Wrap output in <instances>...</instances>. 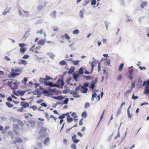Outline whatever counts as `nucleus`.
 <instances>
[{
  "instance_id": "1",
  "label": "nucleus",
  "mask_w": 149,
  "mask_h": 149,
  "mask_svg": "<svg viewBox=\"0 0 149 149\" xmlns=\"http://www.w3.org/2000/svg\"><path fill=\"white\" fill-rule=\"evenodd\" d=\"M64 84V82L63 79H58L57 82L54 84L51 81L47 82V81L45 83V85L47 86H56L57 87H60L62 88L63 87V86Z\"/></svg>"
},
{
  "instance_id": "2",
  "label": "nucleus",
  "mask_w": 149,
  "mask_h": 149,
  "mask_svg": "<svg viewBox=\"0 0 149 149\" xmlns=\"http://www.w3.org/2000/svg\"><path fill=\"white\" fill-rule=\"evenodd\" d=\"M47 129L45 127H42L39 132V133L40 136L39 137V139H41L42 137H46L47 135V133H46Z\"/></svg>"
},
{
  "instance_id": "3",
  "label": "nucleus",
  "mask_w": 149,
  "mask_h": 149,
  "mask_svg": "<svg viewBox=\"0 0 149 149\" xmlns=\"http://www.w3.org/2000/svg\"><path fill=\"white\" fill-rule=\"evenodd\" d=\"M29 90V89H28L26 91H21L18 90L17 92L15 91H13V94L17 96H19V95L21 96H23L25 92Z\"/></svg>"
},
{
  "instance_id": "4",
  "label": "nucleus",
  "mask_w": 149,
  "mask_h": 149,
  "mask_svg": "<svg viewBox=\"0 0 149 149\" xmlns=\"http://www.w3.org/2000/svg\"><path fill=\"white\" fill-rule=\"evenodd\" d=\"M69 101V99L68 98H67L65 99L63 101V103L60 102H57L56 103L54 104V107H56L58 104H61L63 105V104H67Z\"/></svg>"
},
{
  "instance_id": "5",
  "label": "nucleus",
  "mask_w": 149,
  "mask_h": 149,
  "mask_svg": "<svg viewBox=\"0 0 149 149\" xmlns=\"http://www.w3.org/2000/svg\"><path fill=\"white\" fill-rule=\"evenodd\" d=\"M28 123L31 125V127L33 128L35 126L36 122L31 118H29L28 120Z\"/></svg>"
},
{
  "instance_id": "6",
  "label": "nucleus",
  "mask_w": 149,
  "mask_h": 149,
  "mask_svg": "<svg viewBox=\"0 0 149 149\" xmlns=\"http://www.w3.org/2000/svg\"><path fill=\"white\" fill-rule=\"evenodd\" d=\"M86 69V68L84 67H81L79 69L78 73L81 75H82L84 73V70Z\"/></svg>"
},
{
  "instance_id": "7",
  "label": "nucleus",
  "mask_w": 149,
  "mask_h": 149,
  "mask_svg": "<svg viewBox=\"0 0 149 149\" xmlns=\"http://www.w3.org/2000/svg\"><path fill=\"white\" fill-rule=\"evenodd\" d=\"M21 106H22V108H25L29 107V103L25 102H22L20 103Z\"/></svg>"
},
{
  "instance_id": "8",
  "label": "nucleus",
  "mask_w": 149,
  "mask_h": 149,
  "mask_svg": "<svg viewBox=\"0 0 149 149\" xmlns=\"http://www.w3.org/2000/svg\"><path fill=\"white\" fill-rule=\"evenodd\" d=\"M88 91V89L84 86H82V88L80 89L81 91L83 93H86Z\"/></svg>"
},
{
  "instance_id": "9",
  "label": "nucleus",
  "mask_w": 149,
  "mask_h": 149,
  "mask_svg": "<svg viewBox=\"0 0 149 149\" xmlns=\"http://www.w3.org/2000/svg\"><path fill=\"white\" fill-rule=\"evenodd\" d=\"M72 75L73 79L76 81H77L78 79L80 77V76H81L78 73H77L73 74Z\"/></svg>"
},
{
  "instance_id": "10",
  "label": "nucleus",
  "mask_w": 149,
  "mask_h": 149,
  "mask_svg": "<svg viewBox=\"0 0 149 149\" xmlns=\"http://www.w3.org/2000/svg\"><path fill=\"white\" fill-rule=\"evenodd\" d=\"M14 143L16 144L17 143L21 142L22 141V139L19 137H15V139L13 141Z\"/></svg>"
},
{
  "instance_id": "11",
  "label": "nucleus",
  "mask_w": 149,
  "mask_h": 149,
  "mask_svg": "<svg viewBox=\"0 0 149 149\" xmlns=\"http://www.w3.org/2000/svg\"><path fill=\"white\" fill-rule=\"evenodd\" d=\"M131 105H130L128 107L127 109V113L128 117L129 118H131L133 117L132 114H131L130 113V110L129 109H130L131 108Z\"/></svg>"
},
{
  "instance_id": "12",
  "label": "nucleus",
  "mask_w": 149,
  "mask_h": 149,
  "mask_svg": "<svg viewBox=\"0 0 149 149\" xmlns=\"http://www.w3.org/2000/svg\"><path fill=\"white\" fill-rule=\"evenodd\" d=\"M74 67L71 66L69 70L68 71V73L69 74H72L73 73H74Z\"/></svg>"
},
{
  "instance_id": "13",
  "label": "nucleus",
  "mask_w": 149,
  "mask_h": 149,
  "mask_svg": "<svg viewBox=\"0 0 149 149\" xmlns=\"http://www.w3.org/2000/svg\"><path fill=\"white\" fill-rule=\"evenodd\" d=\"M11 8V7L9 8H6L5 11L3 12L2 15H5L7 13H9Z\"/></svg>"
},
{
  "instance_id": "14",
  "label": "nucleus",
  "mask_w": 149,
  "mask_h": 149,
  "mask_svg": "<svg viewBox=\"0 0 149 149\" xmlns=\"http://www.w3.org/2000/svg\"><path fill=\"white\" fill-rule=\"evenodd\" d=\"M148 4V2L147 1L142 3L140 6L141 8V9L147 6Z\"/></svg>"
},
{
  "instance_id": "15",
  "label": "nucleus",
  "mask_w": 149,
  "mask_h": 149,
  "mask_svg": "<svg viewBox=\"0 0 149 149\" xmlns=\"http://www.w3.org/2000/svg\"><path fill=\"white\" fill-rule=\"evenodd\" d=\"M45 43V41L43 39H41L38 42V45H43Z\"/></svg>"
},
{
  "instance_id": "16",
  "label": "nucleus",
  "mask_w": 149,
  "mask_h": 149,
  "mask_svg": "<svg viewBox=\"0 0 149 149\" xmlns=\"http://www.w3.org/2000/svg\"><path fill=\"white\" fill-rule=\"evenodd\" d=\"M56 12L54 10L52 13H51L50 14V16L53 18H55L56 17Z\"/></svg>"
},
{
  "instance_id": "17",
  "label": "nucleus",
  "mask_w": 149,
  "mask_h": 149,
  "mask_svg": "<svg viewBox=\"0 0 149 149\" xmlns=\"http://www.w3.org/2000/svg\"><path fill=\"white\" fill-rule=\"evenodd\" d=\"M47 54L49 56L50 58L52 59H54L55 56L54 54L51 52L47 53Z\"/></svg>"
},
{
  "instance_id": "18",
  "label": "nucleus",
  "mask_w": 149,
  "mask_h": 149,
  "mask_svg": "<svg viewBox=\"0 0 149 149\" xmlns=\"http://www.w3.org/2000/svg\"><path fill=\"white\" fill-rule=\"evenodd\" d=\"M67 122L68 123H70L72 121L73 119L72 118L70 117V115H69L67 116Z\"/></svg>"
},
{
  "instance_id": "19",
  "label": "nucleus",
  "mask_w": 149,
  "mask_h": 149,
  "mask_svg": "<svg viewBox=\"0 0 149 149\" xmlns=\"http://www.w3.org/2000/svg\"><path fill=\"white\" fill-rule=\"evenodd\" d=\"M95 86V84L94 83V82H91L90 84L89 87L90 88H93Z\"/></svg>"
},
{
  "instance_id": "20",
  "label": "nucleus",
  "mask_w": 149,
  "mask_h": 149,
  "mask_svg": "<svg viewBox=\"0 0 149 149\" xmlns=\"http://www.w3.org/2000/svg\"><path fill=\"white\" fill-rule=\"evenodd\" d=\"M13 84L14 85V86L13 88H12V90H15L18 88V83L16 82L13 83Z\"/></svg>"
},
{
  "instance_id": "21",
  "label": "nucleus",
  "mask_w": 149,
  "mask_h": 149,
  "mask_svg": "<svg viewBox=\"0 0 149 149\" xmlns=\"http://www.w3.org/2000/svg\"><path fill=\"white\" fill-rule=\"evenodd\" d=\"M143 93L148 95L149 94V89L148 87H145V90Z\"/></svg>"
},
{
  "instance_id": "22",
  "label": "nucleus",
  "mask_w": 149,
  "mask_h": 149,
  "mask_svg": "<svg viewBox=\"0 0 149 149\" xmlns=\"http://www.w3.org/2000/svg\"><path fill=\"white\" fill-rule=\"evenodd\" d=\"M83 77L85 78L86 80H88L93 78V77L91 76H83Z\"/></svg>"
},
{
  "instance_id": "23",
  "label": "nucleus",
  "mask_w": 149,
  "mask_h": 149,
  "mask_svg": "<svg viewBox=\"0 0 149 149\" xmlns=\"http://www.w3.org/2000/svg\"><path fill=\"white\" fill-rule=\"evenodd\" d=\"M39 81L41 83H43L44 82V84H45V82L46 81L45 78H42V77H40V78Z\"/></svg>"
},
{
  "instance_id": "24",
  "label": "nucleus",
  "mask_w": 149,
  "mask_h": 149,
  "mask_svg": "<svg viewBox=\"0 0 149 149\" xmlns=\"http://www.w3.org/2000/svg\"><path fill=\"white\" fill-rule=\"evenodd\" d=\"M26 47H20L19 51L22 53H24L26 50Z\"/></svg>"
},
{
  "instance_id": "25",
  "label": "nucleus",
  "mask_w": 149,
  "mask_h": 149,
  "mask_svg": "<svg viewBox=\"0 0 149 149\" xmlns=\"http://www.w3.org/2000/svg\"><path fill=\"white\" fill-rule=\"evenodd\" d=\"M8 133V134L10 135L11 139H14V136L13 132L11 131H9Z\"/></svg>"
},
{
  "instance_id": "26",
  "label": "nucleus",
  "mask_w": 149,
  "mask_h": 149,
  "mask_svg": "<svg viewBox=\"0 0 149 149\" xmlns=\"http://www.w3.org/2000/svg\"><path fill=\"white\" fill-rule=\"evenodd\" d=\"M59 65H67V62L64 60H62L59 63Z\"/></svg>"
},
{
  "instance_id": "27",
  "label": "nucleus",
  "mask_w": 149,
  "mask_h": 149,
  "mask_svg": "<svg viewBox=\"0 0 149 149\" xmlns=\"http://www.w3.org/2000/svg\"><path fill=\"white\" fill-rule=\"evenodd\" d=\"M20 61L21 62H19V63L20 64H22L23 65H26L27 64L26 61L25 60L21 59L20 60Z\"/></svg>"
},
{
  "instance_id": "28",
  "label": "nucleus",
  "mask_w": 149,
  "mask_h": 149,
  "mask_svg": "<svg viewBox=\"0 0 149 149\" xmlns=\"http://www.w3.org/2000/svg\"><path fill=\"white\" fill-rule=\"evenodd\" d=\"M58 101L61 100L65 98V97L63 95H59L58 96Z\"/></svg>"
},
{
  "instance_id": "29",
  "label": "nucleus",
  "mask_w": 149,
  "mask_h": 149,
  "mask_svg": "<svg viewBox=\"0 0 149 149\" xmlns=\"http://www.w3.org/2000/svg\"><path fill=\"white\" fill-rule=\"evenodd\" d=\"M81 116L84 118H86L87 116V114L86 111L83 112L81 115Z\"/></svg>"
},
{
  "instance_id": "30",
  "label": "nucleus",
  "mask_w": 149,
  "mask_h": 149,
  "mask_svg": "<svg viewBox=\"0 0 149 149\" xmlns=\"http://www.w3.org/2000/svg\"><path fill=\"white\" fill-rule=\"evenodd\" d=\"M124 66V64L121 63L119 66L118 70L119 71H121L123 68Z\"/></svg>"
},
{
  "instance_id": "31",
  "label": "nucleus",
  "mask_w": 149,
  "mask_h": 149,
  "mask_svg": "<svg viewBox=\"0 0 149 149\" xmlns=\"http://www.w3.org/2000/svg\"><path fill=\"white\" fill-rule=\"evenodd\" d=\"M9 120L12 122L15 123L16 122L17 120L13 117H11L10 118Z\"/></svg>"
},
{
  "instance_id": "32",
  "label": "nucleus",
  "mask_w": 149,
  "mask_h": 149,
  "mask_svg": "<svg viewBox=\"0 0 149 149\" xmlns=\"http://www.w3.org/2000/svg\"><path fill=\"white\" fill-rule=\"evenodd\" d=\"M80 95L78 94V92H76L73 95V97L74 98H79L80 97Z\"/></svg>"
},
{
  "instance_id": "33",
  "label": "nucleus",
  "mask_w": 149,
  "mask_h": 149,
  "mask_svg": "<svg viewBox=\"0 0 149 149\" xmlns=\"http://www.w3.org/2000/svg\"><path fill=\"white\" fill-rule=\"evenodd\" d=\"M6 105L9 108L12 107L13 106V104H11V103L9 102H6Z\"/></svg>"
},
{
  "instance_id": "34",
  "label": "nucleus",
  "mask_w": 149,
  "mask_h": 149,
  "mask_svg": "<svg viewBox=\"0 0 149 149\" xmlns=\"http://www.w3.org/2000/svg\"><path fill=\"white\" fill-rule=\"evenodd\" d=\"M80 62V61L78 60L76 61H73L72 63L75 65H79V62Z\"/></svg>"
},
{
  "instance_id": "35",
  "label": "nucleus",
  "mask_w": 149,
  "mask_h": 149,
  "mask_svg": "<svg viewBox=\"0 0 149 149\" xmlns=\"http://www.w3.org/2000/svg\"><path fill=\"white\" fill-rule=\"evenodd\" d=\"M65 114H63L62 115H61L59 116L58 118L59 119L64 118L65 117Z\"/></svg>"
},
{
  "instance_id": "36",
  "label": "nucleus",
  "mask_w": 149,
  "mask_h": 149,
  "mask_svg": "<svg viewBox=\"0 0 149 149\" xmlns=\"http://www.w3.org/2000/svg\"><path fill=\"white\" fill-rule=\"evenodd\" d=\"M73 45L74 43H73L69 45V46L70 48L73 51L75 49V48L73 46Z\"/></svg>"
},
{
  "instance_id": "37",
  "label": "nucleus",
  "mask_w": 149,
  "mask_h": 149,
  "mask_svg": "<svg viewBox=\"0 0 149 149\" xmlns=\"http://www.w3.org/2000/svg\"><path fill=\"white\" fill-rule=\"evenodd\" d=\"M82 86L81 85H80L78 86L76 88L75 91L76 92H77V91L79 90L80 89H81V88H82V86Z\"/></svg>"
},
{
  "instance_id": "38",
  "label": "nucleus",
  "mask_w": 149,
  "mask_h": 149,
  "mask_svg": "<svg viewBox=\"0 0 149 149\" xmlns=\"http://www.w3.org/2000/svg\"><path fill=\"white\" fill-rule=\"evenodd\" d=\"M28 81V79L27 78L24 77L22 81V82L23 83V84H26L27 81Z\"/></svg>"
},
{
  "instance_id": "39",
  "label": "nucleus",
  "mask_w": 149,
  "mask_h": 149,
  "mask_svg": "<svg viewBox=\"0 0 149 149\" xmlns=\"http://www.w3.org/2000/svg\"><path fill=\"white\" fill-rule=\"evenodd\" d=\"M121 110L122 109H120V108H119V109L118 110L116 115V116L117 117H118L119 116V115H120V113H121Z\"/></svg>"
},
{
  "instance_id": "40",
  "label": "nucleus",
  "mask_w": 149,
  "mask_h": 149,
  "mask_svg": "<svg viewBox=\"0 0 149 149\" xmlns=\"http://www.w3.org/2000/svg\"><path fill=\"white\" fill-rule=\"evenodd\" d=\"M79 32V30L77 29H76L73 31L72 33L74 34H78Z\"/></svg>"
},
{
  "instance_id": "41",
  "label": "nucleus",
  "mask_w": 149,
  "mask_h": 149,
  "mask_svg": "<svg viewBox=\"0 0 149 149\" xmlns=\"http://www.w3.org/2000/svg\"><path fill=\"white\" fill-rule=\"evenodd\" d=\"M65 38L67 40H70L71 39L70 36L67 34L65 33L64 34Z\"/></svg>"
},
{
  "instance_id": "42",
  "label": "nucleus",
  "mask_w": 149,
  "mask_h": 149,
  "mask_svg": "<svg viewBox=\"0 0 149 149\" xmlns=\"http://www.w3.org/2000/svg\"><path fill=\"white\" fill-rule=\"evenodd\" d=\"M43 8V6L42 5H40L38 6V7L37 8V10H39L40 11L41 10L42 8Z\"/></svg>"
},
{
  "instance_id": "43",
  "label": "nucleus",
  "mask_w": 149,
  "mask_h": 149,
  "mask_svg": "<svg viewBox=\"0 0 149 149\" xmlns=\"http://www.w3.org/2000/svg\"><path fill=\"white\" fill-rule=\"evenodd\" d=\"M49 138L48 137L46 138L44 140V144L45 145L49 141Z\"/></svg>"
},
{
  "instance_id": "44",
  "label": "nucleus",
  "mask_w": 149,
  "mask_h": 149,
  "mask_svg": "<svg viewBox=\"0 0 149 149\" xmlns=\"http://www.w3.org/2000/svg\"><path fill=\"white\" fill-rule=\"evenodd\" d=\"M48 91H49L48 90H46L45 89H43L42 92L41 93L44 94L45 93H48Z\"/></svg>"
},
{
  "instance_id": "45",
  "label": "nucleus",
  "mask_w": 149,
  "mask_h": 149,
  "mask_svg": "<svg viewBox=\"0 0 149 149\" xmlns=\"http://www.w3.org/2000/svg\"><path fill=\"white\" fill-rule=\"evenodd\" d=\"M129 69V71H128V73L129 74H131V75H132L133 74V72L134 71V70L133 69Z\"/></svg>"
},
{
  "instance_id": "46",
  "label": "nucleus",
  "mask_w": 149,
  "mask_h": 149,
  "mask_svg": "<svg viewBox=\"0 0 149 149\" xmlns=\"http://www.w3.org/2000/svg\"><path fill=\"white\" fill-rule=\"evenodd\" d=\"M96 64V63L95 61H93L91 63V68H94Z\"/></svg>"
},
{
  "instance_id": "47",
  "label": "nucleus",
  "mask_w": 149,
  "mask_h": 149,
  "mask_svg": "<svg viewBox=\"0 0 149 149\" xmlns=\"http://www.w3.org/2000/svg\"><path fill=\"white\" fill-rule=\"evenodd\" d=\"M96 0H92L91 2V4L92 6H94L96 4Z\"/></svg>"
},
{
  "instance_id": "48",
  "label": "nucleus",
  "mask_w": 149,
  "mask_h": 149,
  "mask_svg": "<svg viewBox=\"0 0 149 149\" xmlns=\"http://www.w3.org/2000/svg\"><path fill=\"white\" fill-rule=\"evenodd\" d=\"M15 72L12 71L10 74V75L11 77H12L13 78H15V77L16 76H14L15 75Z\"/></svg>"
},
{
  "instance_id": "49",
  "label": "nucleus",
  "mask_w": 149,
  "mask_h": 149,
  "mask_svg": "<svg viewBox=\"0 0 149 149\" xmlns=\"http://www.w3.org/2000/svg\"><path fill=\"white\" fill-rule=\"evenodd\" d=\"M72 116L74 118H77L78 116H76V113L75 112H73L71 114Z\"/></svg>"
},
{
  "instance_id": "50",
  "label": "nucleus",
  "mask_w": 149,
  "mask_h": 149,
  "mask_svg": "<svg viewBox=\"0 0 149 149\" xmlns=\"http://www.w3.org/2000/svg\"><path fill=\"white\" fill-rule=\"evenodd\" d=\"M19 47H24L26 46V45L24 43H19Z\"/></svg>"
},
{
  "instance_id": "51",
  "label": "nucleus",
  "mask_w": 149,
  "mask_h": 149,
  "mask_svg": "<svg viewBox=\"0 0 149 149\" xmlns=\"http://www.w3.org/2000/svg\"><path fill=\"white\" fill-rule=\"evenodd\" d=\"M13 129H18V125L17 124H15L13 125Z\"/></svg>"
},
{
  "instance_id": "52",
  "label": "nucleus",
  "mask_w": 149,
  "mask_h": 149,
  "mask_svg": "<svg viewBox=\"0 0 149 149\" xmlns=\"http://www.w3.org/2000/svg\"><path fill=\"white\" fill-rule=\"evenodd\" d=\"M13 131L16 134H17L19 133V132L18 131V129H13Z\"/></svg>"
},
{
  "instance_id": "53",
  "label": "nucleus",
  "mask_w": 149,
  "mask_h": 149,
  "mask_svg": "<svg viewBox=\"0 0 149 149\" xmlns=\"http://www.w3.org/2000/svg\"><path fill=\"white\" fill-rule=\"evenodd\" d=\"M70 147L73 149H76L77 147L76 145L74 144H72L71 145Z\"/></svg>"
},
{
  "instance_id": "54",
  "label": "nucleus",
  "mask_w": 149,
  "mask_h": 149,
  "mask_svg": "<svg viewBox=\"0 0 149 149\" xmlns=\"http://www.w3.org/2000/svg\"><path fill=\"white\" fill-rule=\"evenodd\" d=\"M29 56L27 54L24 55L22 57V58L23 59H26L29 58Z\"/></svg>"
},
{
  "instance_id": "55",
  "label": "nucleus",
  "mask_w": 149,
  "mask_h": 149,
  "mask_svg": "<svg viewBox=\"0 0 149 149\" xmlns=\"http://www.w3.org/2000/svg\"><path fill=\"white\" fill-rule=\"evenodd\" d=\"M72 79L71 77L68 78L66 81V82L67 83V84H70V81Z\"/></svg>"
},
{
  "instance_id": "56",
  "label": "nucleus",
  "mask_w": 149,
  "mask_h": 149,
  "mask_svg": "<svg viewBox=\"0 0 149 149\" xmlns=\"http://www.w3.org/2000/svg\"><path fill=\"white\" fill-rule=\"evenodd\" d=\"M44 101V100L42 99H40L38 100L36 103L37 104H40Z\"/></svg>"
},
{
  "instance_id": "57",
  "label": "nucleus",
  "mask_w": 149,
  "mask_h": 149,
  "mask_svg": "<svg viewBox=\"0 0 149 149\" xmlns=\"http://www.w3.org/2000/svg\"><path fill=\"white\" fill-rule=\"evenodd\" d=\"M30 108H32L33 110H35L37 109V107L36 106H32L30 107Z\"/></svg>"
},
{
  "instance_id": "58",
  "label": "nucleus",
  "mask_w": 149,
  "mask_h": 149,
  "mask_svg": "<svg viewBox=\"0 0 149 149\" xmlns=\"http://www.w3.org/2000/svg\"><path fill=\"white\" fill-rule=\"evenodd\" d=\"M104 24H105V25L106 27V29L107 30H108V27L109 26V24H110V23H108L107 21H105L104 22Z\"/></svg>"
},
{
  "instance_id": "59",
  "label": "nucleus",
  "mask_w": 149,
  "mask_h": 149,
  "mask_svg": "<svg viewBox=\"0 0 149 149\" xmlns=\"http://www.w3.org/2000/svg\"><path fill=\"white\" fill-rule=\"evenodd\" d=\"M18 123L21 126H23L24 125V124L21 120H19L18 121Z\"/></svg>"
},
{
  "instance_id": "60",
  "label": "nucleus",
  "mask_w": 149,
  "mask_h": 149,
  "mask_svg": "<svg viewBox=\"0 0 149 149\" xmlns=\"http://www.w3.org/2000/svg\"><path fill=\"white\" fill-rule=\"evenodd\" d=\"M18 13H19V15L22 16V17H23L24 16V15H23L22 14V11H21V10H20L19 9L18 10Z\"/></svg>"
},
{
  "instance_id": "61",
  "label": "nucleus",
  "mask_w": 149,
  "mask_h": 149,
  "mask_svg": "<svg viewBox=\"0 0 149 149\" xmlns=\"http://www.w3.org/2000/svg\"><path fill=\"white\" fill-rule=\"evenodd\" d=\"M90 104L89 103L87 102H86L85 104L84 107L85 108H87V107L90 106Z\"/></svg>"
},
{
  "instance_id": "62",
  "label": "nucleus",
  "mask_w": 149,
  "mask_h": 149,
  "mask_svg": "<svg viewBox=\"0 0 149 149\" xmlns=\"http://www.w3.org/2000/svg\"><path fill=\"white\" fill-rule=\"evenodd\" d=\"M79 140L76 139L72 141L74 143H77L79 141Z\"/></svg>"
},
{
  "instance_id": "63",
  "label": "nucleus",
  "mask_w": 149,
  "mask_h": 149,
  "mask_svg": "<svg viewBox=\"0 0 149 149\" xmlns=\"http://www.w3.org/2000/svg\"><path fill=\"white\" fill-rule=\"evenodd\" d=\"M53 30L55 31H57L58 29V28L57 26H54L53 27Z\"/></svg>"
},
{
  "instance_id": "64",
  "label": "nucleus",
  "mask_w": 149,
  "mask_h": 149,
  "mask_svg": "<svg viewBox=\"0 0 149 149\" xmlns=\"http://www.w3.org/2000/svg\"><path fill=\"white\" fill-rule=\"evenodd\" d=\"M146 85L145 86L146 88L148 87V86H149V79H148L147 81H146Z\"/></svg>"
}]
</instances>
